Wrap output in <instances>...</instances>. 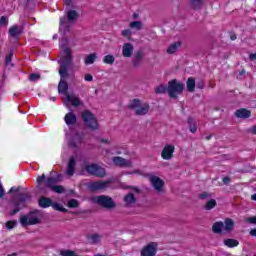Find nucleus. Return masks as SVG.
<instances>
[{"mask_svg":"<svg viewBox=\"0 0 256 256\" xmlns=\"http://www.w3.org/2000/svg\"><path fill=\"white\" fill-rule=\"evenodd\" d=\"M141 107V100L138 98H134L128 105V109L134 110Z\"/></svg>","mask_w":256,"mask_h":256,"instance_id":"obj_34","label":"nucleus"},{"mask_svg":"<svg viewBox=\"0 0 256 256\" xmlns=\"http://www.w3.org/2000/svg\"><path fill=\"white\" fill-rule=\"evenodd\" d=\"M251 199H252V201H256V194H253V195L251 196Z\"/></svg>","mask_w":256,"mask_h":256,"instance_id":"obj_64","label":"nucleus"},{"mask_svg":"<svg viewBox=\"0 0 256 256\" xmlns=\"http://www.w3.org/2000/svg\"><path fill=\"white\" fill-rule=\"evenodd\" d=\"M54 179L56 180V182L61 183V180L63 179V174H57Z\"/></svg>","mask_w":256,"mask_h":256,"instance_id":"obj_57","label":"nucleus"},{"mask_svg":"<svg viewBox=\"0 0 256 256\" xmlns=\"http://www.w3.org/2000/svg\"><path fill=\"white\" fill-rule=\"evenodd\" d=\"M145 59V52L143 50H138L134 53V57L132 58V66L134 69H139L143 65V61Z\"/></svg>","mask_w":256,"mask_h":256,"instance_id":"obj_12","label":"nucleus"},{"mask_svg":"<svg viewBox=\"0 0 256 256\" xmlns=\"http://www.w3.org/2000/svg\"><path fill=\"white\" fill-rule=\"evenodd\" d=\"M32 196L30 192L18 193L10 200L11 210L9 212L10 217H14L19 211L27 207V201H31Z\"/></svg>","mask_w":256,"mask_h":256,"instance_id":"obj_1","label":"nucleus"},{"mask_svg":"<svg viewBox=\"0 0 256 256\" xmlns=\"http://www.w3.org/2000/svg\"><path fill=\"white\" fill-rule=\"evenodd\" d=\"M190 7L195 11H199L205 7V0H189Z\"/></svg>","mask_w":256,"mask_h":256,"instance_id":"obj_23","label":"nucleus"},{"mask_svg":"<svg viewBox=\"0 0 256 256\" xmlns=\"http://www.w3.org/2000/svg\"><path fill=\"white\" fill-rule=\"evenodd\" d=\"M68 146L73 147L74 149H78V147H79V146H77V142H75V138L68 142Z\"/></svg>","mask_w":256,"mask_h":256,"instance_id":"obj_51","label":"nucleus"},{"mask_svg":"<svg viewBox=\"0 0 256 256\" xmlns=\"http://www.w3.org/2000/svg\"><path fill=\"white\" fill-rule=\"evenodd\" d=\"M75 167H77V161L75 160V157L71 156L66 169V174L69 175V177L75 175Z\"/></svg>","mask_w":256,"mask_h":256,"instance_id":"obj_17","label":"nucleus"},{"mask_svg":"<svg viewBox=\"0 0 256 256\" xmlns=\"http://www.w3.org/2000/svg\"><path fill=\"white\" fill-rule=\"evenodd\" d=\"M187 123L190 133H197V122H195V119L193 117H188Z\"/></svg>","mask_w":256,"mask_h":256,"instance_id":"obj_29","label":"nucleus"},{"mask_svg":"<svg viewBox=\"0 0 256 256\" xmlns=\"http://www.w3.org/2000/svg\"><path fill=\"white\" fill-rule=\"evenodd\" d=\"M3 197H5V188L0 184V199H3Z\"/></svg>","mask_w":256,"mask_h":256,"instance_id":"obj_54","label":"nucleus"},{"mask_svg":"<svg viewBox=\"0 0 256 256\" xmlns=\"http://www.w3.org/2000/svg\"><path fill=\"white\" fill-rule=\"evenodd\" d=\"M250 235L252 237H256V228H253L252 230H250Z\"/></svg>","mask_w":256,"mask_h":256,"instance_id":"obj_61","label":"nucleus"},{"mask_svg":"<svg viewBox=\"0 0 256 256\" xmlns=\"http://www.w3.org/2000/svg\"><path fill=\"white\" fill-rule=\"evenodd\" d=\"M0 25H1V27H7V25H8L7 17L1 16Z\"/></svg>","mask_w":256,"mask_h":256,"instance_id":"obj_47","label":"nucleus"},{"mask_svg":"<svg viewBox=\"0 0 256 256\" xmlns=\"http://www.w3.org/2000/svg\"><path fill=\"white\" fill-rule=\"evenodd\" d=\"M100 143H106L107 145H109V139H104V138H102V139H100Z\"/></svg>","mask_w":256,"mask_h":256,"instance_id":"obj_62","label":"nucleus"},{"mask_svg":"<svg viewBox=\"0 0 256 256\" xmlns=\"http://www.w3.org/2000/svg\"><path fill=\"white\" fill-rule=\"evenodd\" d=\"M65 5H67V7H69V5H71L73 3L72 0H64Z\"/></svg>","mask_w":256,"mask_h":256,"instance_id":"obj_63","label":"nucleus"},{"mask_svg":"<svg viewBox=\"0 0 256 256\" xmlns=\"http://www.w3.org/2000/svg\"><path fill=\"white\" fill-rule=\"evenodd\" d=\"M106 65H113L115 63V56L114 55H106L103 59Z\"/></svg>","mask_w":256,"mask_h":256,"instance_id":"obj_40","label":"nucleus"},{"mask_svg":"<svg viewBox=\"0 0 256 256\" xmlns=\"http://www.w3.org/2000/svg\"><path fill=\"white\" fill-rule=\"evenodd\" d=\"M134 47L133 44L131 43H125L122 47V55L123 57H131V55H133V51H134Z\"/></svg>","mask_w":256,"mask_h":256,"instance_id":"obj_21","label":"nucleus"},{"mask_svg":"<svg viewBox=\"0 0 256 256\" xmlns=\"http://www.w3.org/2000/svg\"><path fill=\"white\" fill-rule=\"evenodd\" d=\"M60 255L61 256H77V254H75V251H72V250H61Z\"/></svg>","mask_w":256,"mask_h":256,"instance_id":"obj_44","label":"nucleus"},{"mask_svg":"<svg viewBox=\"0 0 256 256\" xmlns=\"http://www.w3.org/2000/svg\"><path fill=\"white\" fill-rule=\"evenodd\" d=\"M224 185H229V183H231V178L229 176H225L223 179H222Z\"/></svg>","mask_w":256,"mask_h":256,"instance_id":"obj_53","label":"nucleus"},{"mask_svg":"<svg viewBox=\"0 0 256 256\" xmlns=\"http://www.w3.org/2000/svg\"><path fill=\"white\" fill-rule=\"evenodd\" d=\"M181 45H183V43H181V41H177L172 43L168 48H167V53L169 55H173V53L177 52V49H179V47H181Z\"/></svg>","mask_w":256,"mask_h":256,"instance_id":"obj_28","label":"nucleus"},{"mask_svg":"<svg viewBox=\"0 0 256 256\" xmlns=\"http://www.w3.org/2000/svg\"><path fill=\"white\" fill-rule=\"evenodd\" d=\"M173 153H175V146L168 144L163 148L161 157L165 161H169L170 159H173Z\"/></svg>","mask_w":256,"mask_h":256,"instance_id":"obj_14","label":"nucleus"},{"mask_svg":"<svg viewBox=\"0 0 256 256\" xmlns=\"http://www.w3.org/2000/svg\"><path fill=\"white\" fill-rule=\"evenodd\" d=\"M19 191H20V187H18V188L12 187V188H10V190L8 191V194H11V193H19Z\"/></svg>","mask_w":256,"mask_h":256,"instance_id":"obj_55","label":"nucleus"},{"mask_svg":"<svg viewBox=\"0 0 256 256\" xmlns=\"http://www.w3.org/2000/svg\"><path fill=\"white\" fill-rule=\"evenodd\" d=\"M224 227H225V223L223 221H218L212 225V231L216 235H221V233H224Z\"/></svg>","mask_w":256,"mask_h":256,"instance_id":"obj_22","label":"nucleus"},{"mask_svg":"<svg viewBox=\"0 0 256 256\" xmlns=\"http://www.w3.org/2000/svg\"><path fill=\"white\" fill-rule=\"evenodd\" d=\"M230 39L231 41H235L237 39V34H235V32H230Z\"/></svg>","mask_w":256,"mask_h":256,"instance_id":"obj_58","label":"nucleus"},{"mask_svg":"<svg viewBox=\"0 0 256 256\" xmlns=\"http://www.w3.org/2000/svg\"><path fill=\"white\" fill-rule=\"evenodd\" d=\"M37 184L39 191H45L48 187V189H53L55 184H57V180L54 177H48L46 185H43V181H45V174H42L41 176L37 177Z\"/></svg>","mask_w":256,"mask_h":256,"instance_id":"obj_9","label":"nucleus"},{"mask_svg":"<svg viewBox=\"0 0 256 256\" xmlns=\"http://www.w3.org/2000/svg\"><path fill=\"white\" fill-rule=\"evenodd\" d=\"M51 191H54V193H65V188L62 185H54L52 188H50Z\"/></svg>","mask_w":256,"mask_h":256,"instance_id":"obj_41","label":"nucleus"},{"mask_svg":"<svg viewBox=\"0 0 256 256\" xmlns=\"http://www.w3.org/2000/svg\"><path fill=\"white\" fill-rule=\"evenodd\" d=\"M185 84L179 82L178 79H172L168 82V96L170 99H177L178 95H183Z\"/></svg>","mask_w":256,"mask_h":256,"instance_id":"obj_4","label":"nucleus"},{"mask_svg":"<svg viewBox=\"0 0 256 256\" xmlns=\"http://www.w3.org/2000/svg\"><path fill=\"white\" fill-rule=\"evenodd\" d=\"M150 183L158 193H161L163 191V187H165V181L158 176H151Z\"/></svg>","mask_w":256,"mask_h":256,"instance_id":"obj_13","label":"nucleus"},{"mask_svg":"<svg viewBox=\"0 0 256 256\" xmlns=\"http://www.w3.org/2000/svg\"><path fill=\"white\" fill-rule=\"evenodd\" d=\"M132 34H133V32H131L130 29H125L121 33L122 37H131Z\"/></svg>","mask_w":256,"mask_h":256,"instance_id":"obj_48","label":"nucleus"},{"mask_svg":"<svg viewBox=\"0 0 256 256\" xmlns=\"http://www.w3.org/2000/svg\"><path fill=\"white\" fill-rule=\"evenodd\" d=\"M84 79H85V81L91 82V81H93V75H91V74H86V75L84 76Z\"/></svg>","mask_w":256,"mask_h":256,"instance_id":"obj_56","label":"nucleus"},{"mask_svg":"<svg viewBox=\"0 0 256 256\" xmlns=\"http://www.w3.org/2000/svg\"><path fill=\"white\" fill-rule=\"evenodd\" d=\"M94 202L102 207L103 209H115L117 207V203L111 198L110 196L107 195H100L96 196Z\"/></svg>","mask_w":256,"mask_h":256,"instance_id":"obj_8","label":"nucleus"},{"mask_svg":"<svg viewBox=\"0 0 256 256\" xmlns=\"http://www.w3.org/2000/svg\"><path fill=\"white\" fill-rule=\"evenodd\" d=\"M156 254L157 248L153 245V243L146 245L141 251V256H155Z\"/></svg>","mask_w":256,"mask_h":256,"instance_id":"obj_16","label":"nucleus"},{"mask_svg":"<svg viewBox=\"0 0 256 256\" xmlns=\"http://www.w3.org/2000/svg\"><path fill=\"white\" fill-rule=\"evenodd\" d=\"M225 247L233 249V247H239V240L233 238H226L223 240Z\"/></svg>","mask_w":256,"mask_h":256,"instance_id":"obj_25","label":"nucleus"},{"mask_svg":"<svg viewBox=\"0 0 256 256\" xmlns=\"http://www.w3.org/2000/svg\"><path fill=\"white\" fill-rule=\"evenodd\" d=\"M149 109H151L149 104H143V106H140L138 109L135 110V115H147L149 113Z\"/></svg>","mask_w":256,"mask_h":256,"instance_id":"obj_27","label":"nucleus"},{"mask_svg":"<svg viewBox=\"0 0 256 256\" xmlns=\"http://www.w3.org/2000/svg\"><path fill=\"white\" fill-rule=\"evenodd\" d=\"M156 95H163L165 93L169 94V86L165 84H160L158 87L155 88Z\"/></svg>","mask_w":256,"mask_h":256,"instance_id":"obj_33","label":"nucleus"},{"mask_svg":"<svg viewBox=\"0 0 256 256\" xmlns=\"http://www.w3.org/2000/svg\"><path fill=\"white\" fill-rule=\"evenodd\" d=\"M82 120L86 129H90V131H97L99 129V121H97L95 114L90 110L82 112Z\"/></svg>","mask_w":256,"mask_h":256,"instance_id":"obj_5","label":"nucleus"},{"mask_svg":"<svg viewBox=\"0 0 256 256\" xmlns=\"http://www.w3.org/2000/svg\"><path fill=\"white\" fill-rule=\"evenodd\" d=\"M250 133H252V135H256V126H252L250 128Z\"/></svg>","mask_w":256,"mask_h":256,"instance_id":"obj_60","label":"nucleus"},{"mask_svg":"<svg viewBox=\"0 0 256 256\" xmlns=\"http://www.w3.org/2000/svg\"><path fill=\"white\" fill-rule=\"evenodd\" d=\"M39 79H41V74L32 73L29 75V81L35 82L39 81Z\"/></svg>","mask_w":256,"mask_h":256,"instance_id":"obj_45","label":"nucleus"},{"mask_svg":"<svg viewBox=\"0 0 256 256\" xmlns=\"http://www.w3.org/2000/svg\"><path fill=\"white\" fill-rule=\"evenodd\" d=\"M131 29H136V31H141L143 29V22L141 21H133L129 24Z\"/></svg>","mask_w":256,"mask_h":256,"instance_id":"obj_37","label":"nucleus"},{"mask_svg":"<svg viewBox=\"0 0 256 256\" xmlns=\"http://www.w3.org/2000/svg\"><path fill=\"white\" fill-rule=\"evenodd\" d=\"M97 167H98L97 164H88L85 166V171H87L89 175H94Z\"/></svg>","mask_w":256,"mask_h":256,"instance_id":"obj_38","label":"nucleus"},{"mask_svg":"<svg viewBox=\"0 0 256 256\" xmlns=\"http://www.w3.org/2000/svg\"><path fill=\"white\" fill-rule=\"evenodd\" d=\"M39 207H42V209H47V207H53L55 211H60L61 213H69V210L63 207L58 202H53L51 198L41 196L38 200Z\"/></svg>","mask_w":256,"mask_h":256,"instance_id":"obj_7","label":"nucleus"},{"mask_svg":"<svg viewBox=\"0 0 256 256\" xmlns=\"http://www.w3.org/2000/svg\"><path fill=\"white\" fill-rule=\"evenodd\" d=\"M186 89L188 93H193V91H195V78H188V80L186 81Z\"/></svg>","mask_w":256,"mask_h":256,"instance_id":"obj_30","label":"nucleus"},{"mask_svg":"<svg viewBox=\"0 0 256 256\" xmlns=\"http://www.w3.org/2000/svg\"><path fill=\"white\" fill-rule=\"evenodd\" d=\"M105 168L101 167V166H96V169L94 171V174H92L94 177H100L103 178L105 177Z\"/></svg>","mask_w":256,"mask_h":256,"instance_id":"obj_35","label":"nucleus"},{"mask_svg":"<svg viewBox=\"0 0 256 256\" xmlns=\"http://www.w3.org/2000/svg\"><path fill=\"white\" fill-rule=\"evenodd\" d=\"M246 223H249L250 225H256V216L247 218Z\"/></svg>","mask_w":256,"mask_h":256,"instance_id":"obj_49","label":"nucleus"},{"mask_svg":"<svg viewBox=\"0 0 256 256\" xmlns=\"http://www.w3.org/2000/svg\"><path fill=\"white\" fill-rule=\"evenodd\" d=\"M14 53H15V50L11 48L8 55L6 56V65H9L11 63V61L13 60Z\"/></svg>","mask_w":256,"mask_h":256,"instance_id":"obj_42","label":"nucleus"},{"mask_svg":"<svg viewBox=\"0 0 256 256\" xmlns=\"http://www.w3.org/2000/svg\"><path fill=\"white\" fill-rule=\"evenodd\" d=\"M92 243L95 245L101 239V236L99 234H92L91 235Z\"/></svg>","mask_w":256,"mask_h":256,"instance_id":"obj_46","label":"nucleus"},{"mask_svg":"<svg viewBox=\"0 0 256 256\" xmlns=\"http://www.w3.org/2000/svg\"><path fill=\"white\" fill-rule=\"evenodd\" d=\"M217 207V201L215 199H210L206 202L204 209L206 211H211V209H215Z\"/></svg>","mask_w":256,"mask_h":256,"instance_id":"obj_36","label":"nucleus"},{"mask_svg":"<svg viewBox=\"0 0 256 256\" xmlns=\"http://www.w3.org/2000/svg\"><path fill=\"white\" fill-rule=\"evenodd\" d=\"M64 121L68 127H70V125H75L77 123V115L73 112H68L64 117Z\"/></svg>","mask_w":256,"mask_h":256,"instance_id":"obj_20","label":"nucleus"},{"mask_svg":"<svg viewBox=\"0 0 256 256\" xmlns=\"http://www.w3.org/2000/svg\"><path fill=\"white\" fill-rule=\"evenodd\" d=\"M68 17V22H67ZM79 17V14L75 10H70L67 12V16L60 18V27L59 33H62L63 36L67 35L71 30V23H75L76 19Z\"/></svg>","mask_w":256,"mask_h":256,"instance_id":"obj_3","label":"nucleus"},{"mask_svg":"<svg viewBox=\"0 0 256 256\" xmlns=\"http://www.w3.org/2000/svg\"><path fill=\"white\" fill-rule=\"evenodd\" d=\"M208 197H211V194H209L208 192H202L201 194H199L198 198L199 199H208Z\"/></svg>","mask_w":256,"mask_h":256,"instance_id":"obj_50","label":"nucleus"},{"mask_svg":"<svg viewBox=\"0 0 256 256\" xmlns=\"http://www.w3.org/2000/svg\"><path fill=\"white\" fill-rule=\"evenodd\" d=\"M10 37H17L23 33V27L14 25L8 31Z\"/></svg>","mask_w":256,"mask_h":256,"instance_id":"obj_24","label":"nucleus"},{"mask_svg":"<svg viewBox=\"0 0 256 256\" xmlns=\"http://www.w3.org/2000/svg\"><path fill=\"white\" fill-rule=\"evenodd\" d=\"M235 117L238 119H249L251 117V111L247 108H240L235 111Z\"/></svg>","mask_w":256,"mask_h":256,"instance_id":"obj_19","label":"nucleus"},{"mask_svg":"<svg viewBox=\"0 0 256 256\" xmlns=\"http://www.w3.org/2000/svg\"><path fill=\"white\" fill-rule=\"evenodd\" d=\"M41 215V211L34 210L28 213V215H23L20 217V224L22 227H29V225H39L41 223V219L39 216Z\"/></svg>","mask_w":256,"mask_h":256,"instance_id":"obj_6","label":"nucleus"},{"mask_svg":"<svg viewBox=\"0 0 256 256\" xmlns=\"http://www.w3.org/2000/svg\"><path fill=\"white\" fill-rule=\"evenodd\" d=\"M250 61H256V53H252L249 56Z\"/></svg>","mask_w":256,"mask_h":256,"instance_id":"obj_59","label":"nucleus"},{"mask_svg":"<svg viewBox=\"0 0 256 256\" xmlns=\"http://www.w3.org/2000/svg\"><path fill=\"white\" fill-rule=\"evenodd\" d=\"M64 105L68 107L67 103H71L73 107H79L81 105V99L79 97H75L71 94H67L66 98L63 101Z\"/></svg>","mask_w":256,"mask_h":256,"instance_id":"obj_15","label":"nucleus"},{"mask_svg":"<svg viewBox=\"0 0 256 256\" xmlns=\"http://www.w3.org/2000/svg\"><path fill=\"white\" fill-rule=\"evenodd\" d=\"M97 60V53H91L84 58L85 65H93Z\"/></svg>","mask_w":256,"mask_h":256,"instance_id":"obj_32","label":"nucleus"},{"mask_svg":"<svg viewBox=\"0 0 256 256\" xmlns=\"http://www.w3.org/2000/svg\"><path fill=\"white\" fill-rule=\"evenodd\" d=\"M124 202L127 207H131V205L137 203V198H135V195L130 192L124 197Z\"/></svg>","mask_w":256,"mask_h":256,"instance_id":"obj_26","label":"nucleus"},{"mask_svg":"<svg viewBox=\"0 0 256 256\" xmlns=\"http://www.w3.org/2000/svg\"><path fill=\"white\" fill-rule=\"evenodd\" d=\"M69 43V39L67 37H62L60 47L63 49L65 56H62L60 60L58 61L59 65L65 61V59L68 57L70 59V65L73 63V51L71 48L67 47V44Z\"/></svg>","mask_w":256,"mask_h":256,"instance_id":"obj_10","label":"nucleus"},{"mask_svg":"<svg viewBox=\"0 0 256 256\" xmlns=\"http://www.w3.org/2000/svg\"><path fill=\"white\" fill-rule=\"evenodd\" d=\"M15 227H17V220H10L6 222V228L8 230L15 229Z\"/></svg>","mask_w":256,"mask_h":256,"instance_id":"obj_43","label":"nucleus"},{"mask_svg":"<svg viewBox=\"0 0 256 256\" xmlns=\"http://www.w3.org/2000/svg\"><path fill=\"white\" fill-rule=\"evenodd\" d=\"M113 163L117 165L118 167H127V159L123 157L116 156L113 158Z\"/></svg>","mask_w":256,"mask_h":256,"instance_id":"obj_31","label":"nucleus"},{"mask_svg":"<svg viewBox=\"0 0 256 256\" xmlns=\"http://www.w3.org/2000/svg\"><path fill=\"white\" fill-rule=\"evenodd\" d=\"M224 232L223 234H227V233H233V231H235V221H233V219L231 218H226L224 220Z\"/></svg>","mask_w":256,"mask_h":256,"instance_id":"obj_18","label":"nucleus"},{"mask_svg":"<svg viewBox=\"0 0 256 256\" xmlns=\"http://www.w3.org/2000/svg\"><path fill=\"white\" fill-rule=\"evenodd\" d=\"M197 89H204L205 88V81L200 80L196 84Z\"/></svg>","mask_w":256,"mask_h":256,"instance_id":"obj_52","label":"nucleus"},{"mask_svg":"<svg viewBox=\"0 0 256 256\" xmlns=\"http://www.w3.org/2000/svg\"><path fill=\"white\" fill-rule=\"evenodd\" d=\"M109 181H95L92 182L88 185V189L89 191H91V193H95V191H103L105 189H107V187H109Z\"/></svg>","mask_w":256,"mask_h":256,"instance_id":"obj_11","label":"nucleus"},{"mask_svg":"<svg viewBox=\"0 0 256 256\" xmlns=\"http://www.w3.org/2000/svg\"><path fill=\"white\" fill-rule=\"evenodd\" d=\"M67 207H69V209H77V207H79V200L70 199L67 203Z\"/></svg>","mask_w":256,"mask_h":256,"instance_id":"obj_39","label":"nucleus"},{"mask_svg":"<svg viewBox=\"0 0 256 256\" xmlns=\"http://www.w3.org/2000/svg\"><path fill=\"white\" fill-rule=\"evenodd\" d=\"M69 67H71V58L67 57L65 59V61H63L60 64V68H59V75L61 77L60 82L58 84V93L60 95H65V97H67V95H69V84L67 83V81H65V79H67V77H69Z\"/></svg>","mask_w":256,"mask_h":256,"instance_id":"obj_2","label":"nucleus"}]
</instances>
